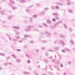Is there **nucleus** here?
Returning a JSON list of instances; mask_svg holds the SVG:
<instances>
[{
	"label": "nucleus",
	"mask_w": 75,
	"mask_h": 75,
	"mask_svg": "<svg viewBox=\"0 0 75 75\" xmlns=\"http://www.w3.org/2000/svg\"><path fill=\"white\" fill-rule=\"evenodd\" d=\"M66 51H68V52H70L71 51L70 50L68 49H66Z\"/></svg>",
	"instance_id": "4"
},
{
	"label": "nucleus",
	"mask_w": 75,
	"mask_h": 75,
	"mask_svg": "<svg viewBox=\"0 0 75 75\" xmlns=\"http://www.w3.org/2000/svg\"><path fill=\"white\" fill-rule=\"evenodd\" d=\"M68 11L69 13H73V11H72V10L70 9L68 10Z\"/></svg>",
	"instance_id": "3"
},
{
	"label": "nucleus",
	"mask_w": 75,
	"mask_h": 75,
	"mask_svg": "<svg viewBox=\"0 0 75 75\" xmlns=\"http://www.w3.org/2000/svg\"><path fill=\"white\" fill-rule=\"evenodd\" d=\"M17 51H20V50H17Z\"/></svg>",
	"instance_id": "10"
},
{
	"label": "nucleus",
	"mask_w": 75,
	"mask_h": 75,
	"mask_svg": "<svg viewBox=\"0 0 75 75\" xmlns=\"http://www.w3.org/2000/svg\"><path fill=\"white\" fill-rule=\"evenodd\" d=\"M30 61H29V60H28V63H30Z\"/></svg>",
	"instance_id": "7"
},
{
	"label": "nucleus",
	"mask_w": 75,
	"mask_h": 75,
	"mask_svg": "<svg viewBox=\"0 0 75 75\" xmlns=\"http://www.w3.org/2000/svg\"><path fill=\"white\" fill-rule=\"evenodd\" d=\"M69 30L70 31H72V29L71 28H69Z\"/></svg>",
	"instance_id": "5"
},
{
	"label": "nucleus",
	"mask_w": 75,
	"mask_h": 75,
	"mask_svg": "<svg viewBox=\"0 0 75 75\" xmlns=\"http://www.w3.org/2000/svg\"><path fill=\"white\" fill-rule=\"evenodd\" d=\"M60 66H61V67H62V65L61 64V65H60Z\"/></svg>",
	"instance_id": "9"
},
{
	"label": "nucleus",
	"mask_w": 75,
	"mask_h": 75,
	"mask_svg": "<svg viewBox=\"0 0 75 75\" xmlns=\"http://www.w3.org/2000/svg\"><path fill=\"white\" fill-rule=\"evenodd\" d=\"M68 63L69 64H71V62L69 61L68 62Z\"/></svg>",
	"instance_id": "6"
},
{
	"label": "nucleus",
	"mask_w": 75,
	"mask_h": 75,
	"mask_svg": "<svg viewBox=\"0 0 75 75\" xmlns=\"http://www.w3.org/2000/svg\"><path fill=\"white\" fill-rule=\"evenodd\" d=\"M67 1V4L68 5H69L71 4L70 3V1L71 0H66Z\"/></svg>",
	"instance_id": "1"
},
{
	"label": "nucleus",
	"mask_w": 75,
	"mask_h": 75,
	"mask_svg": "<svg viewBox=\"0 0 75 75\" xmlns=\"http://www.w3.org/2000/svg\"><path fill=\"white\" fill-rule=\"evenodd\" d=\"M74 51H75V49H74Z\"/></svg>",
	"instance_id": "11"
},
{
	"label": "nucleus",
	"mask_w": 75,
	"mask_h": 75,
	"mask_svg": "<svg viewBox=\"0 0 75 75\" xmlns=\"http://www.w3.org/2000/svg\"><path fill=\"white\" fill-rule=\"evenodd\" d=\"M70 42L71 44L72 45H75V43H74L72 40H70Z\"/></svg>",
	"instance_id": "2"
},
{
	"label": "nucleus",
	"mask_w": 75,
	"mask_h": 75,
	"mask_svg": "<svg viewBox=\"0 0 75 75\" xmlns=\"http://www.w3.org/2000/svg\"><path fill=\"white\" fill-rule=\"evenodd\" d=\"M53 21H55V19H53Z\"/></svg>",
	"instance_id": "8"
}]
</instances>
